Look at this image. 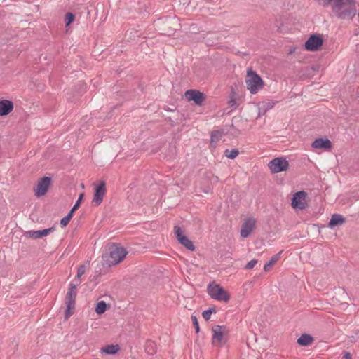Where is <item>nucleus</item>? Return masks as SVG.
<instances>
[{
    "mask_svg": "<svg viewBox=\"0 0 359 359\" xmlns=\"http://www.w3.org/2000/svg\"><path fill=\"white\" fill-rule=\"evenodd\" d=\"M332 9L339 19H352L356 13L354 0H334Z\"/></svg>",
    "mask_w": 359,
    "mask_h": 359,
    "instance_id": "1",
    "label": "nucleus"
},
{
    "mask_svg": "<svg viewBox=\"0 0 359 359\" xmlns=\"http://www.w3.org/2000/svg\"><path fill=\"white\" fill-rule=\"evenodd\" d=\"M77 285L74 283H70L65 297L66 310L65 313V319L67 320L74 313L76 306V299L77 297Z\"/></svg>",
    "mask_w": 359,
    "mask_h": 359,
    "instance_id": "2",
    "label": "nucleus"
},
{
    "mask_svg": "<svg viewBox=\"0 0 359 359\" xmlns=\"http://www.w3.org/2000/svg\"><path fill=\"white\" fill-rule=\"evenodd\" d=\"M245 83L251 94L257 93L264 86L261 76L251 69L248 70Z\"/></svg>",
    "mask_w": 359,
    "mask_h": 359,
    "instance_id": "3",
    "label": "nucleus"
},
{
    "mask_svg": "<svg viewBox=\"0 0 359 359\" xmlns=\"http://www.w3.org/2000/svg\"><path fill=\"white\" fill-rule=\"evenodd\" d=\"M207 292L212 299L217 301L227 302L230 299L229 293L219 284L214 281L208 285Z\"/></svg>",
    "mask_w": 359,
    "mask_h": 359,
    "instance_id": "4",
    "label": "nucleus"
},
{
    "mask_svg": "<svg viewBox=\"0 0 359 359\" xmlns=\"http://www.w3.org/2000/svg\"><path fill=\"white\" fill-rule=\"evenodd\" d=\"M109 250V254L107 260L110 266L116 265L121 262L128 254L124 248L116 243H114Z\"/></svg>",
    "mask_w": 359,
    "mask_h": 359,
    "instance_id": "5",
    "label": "nucleus"
},
{
    "mask_svg": "<svg viewBox=\"0 0 359 359\" xmlns=\"http://www.w3.org/2000/svg\"><path fill=\"white\" fill-rule=\"evenodd\" d=\"M307 193L304 191L296 192L292 198V206L295 210H303L308 206Z\"/></svg>",
    "mask_w": 359,
    "mask_h": 359,
    "instance_id": "6",
    "label": "nucleus"
},
{
    "mask_svg": "<svg viewBox=\"0 0 359 359\" xmlns=\"http://www.w3.org/2000/svg\"><path fill=\"white\" fill-rule=\"evenodd\" d=\"M106 194V183L104 181H100V183L95 187L92 205L96 207L99 206L102 203L103 198Z\"/></svg>",
    "mask_w": 359,
    "mask_h": 359,
    "instance_id": "7",
    "label": "nucleus"
},
{
    "mask_svg": "<svg viewBox=\"0 0 359 359\" xmlns=\"http://www.w3.org/2000/svg\"><path fill=\"white\" fill-rule=\"evenodd\" d=\"M268 165L272 173H278L286 170L289 163L285 158L278 157L272 159Z\"/></svg>",
    "mask_w": 359,
    "mask_h": 359,
    "instance_id": "8",
    "label": "nucleus"
},
{
    "mask_svg": "<svg viewBox=\"0 0 359 359\" xmlns=\"http://www.w3.org/2000/svg\"><path fill=\"white\" fill-rule=\"evenodd\" d=\"M174 232L178 242L181 245L191 251H194L195 250V246L193 244V242L183 233V230L180 226H175Z\"/></svg>",
    "mask_w": 359,
    "mask_h": 359,
    "instance_id": "9",
    "label": "nucleus"
},
{
    "mask_svg": "<svg viewBox=\"0 0 359 359\" xmlns=\"http://www.w3.org/2000/svg\"><path fill=\"white\" fill-rule=\"evenodd\" d=\"M323 43V39L319 34H312L305 42V49L309 51H316Z\"/></svg>",
    "mask_w": 359,
    "mask_h": 359,
    "instance_id": "10",
    "label": "nucleus"
},
{
    "mask_svg": "<svg viewBox=\"0 0 359 359\" xmlns=\"http://www.w3.org/2000/svg\"><path fill=\"white\" fill-rule=\"evenodd\" d=\"M186 98L189 101H193L198 106H203V102L205 100V95L195 89H190L185 92Z\"/></svg>",
    "mask_w": 359,
    "mask_h": 359,
    "instance_id": "11",
    "label": "nucleus"
},
{
    "mask_svg": "<svg viewBox=\"0 0 359 359\" xmlns=\"http://www.w3.org/2000/svg\"><path fill=\"white\" fill-rule=\"evenodd\" d=\"M51 184V178L50 177H43L34 187V193L37 197L44 196Z\"/></svg>",
    "mask_w": 359,
    "mask_h": 359,
    "instance_id": "12",
    "label": "nucleus"
},
{
    "mask_svg": "<svg viewBox=\"0 0 359 359\" xmlns=\"http://www.w3.org/2000/svg\"><path fill=\"white\" fill-rule=\"evenodd\" d=\"M255 220L252 217L248 218L241 226V236L243 238L248 237L255 228Z\"/></svg>",
    "mask_w": 359,
    "mask_h": 359,
    "instance_id": "13",
    "label": "nucleus"
},
{
    "mask_svg": "<svg viewBox=\"0 0 359 359\" xmlns=\"http://www.w3.org/2000/svg\"><path fill=\"white\" fill-rule=\"evenodd\" d=\"M223 326L221 325H215L212 328V344L216 346H220L222 344V341L223 339Z\"/></svg>",
    "mask_w": 359,
    "mask_h": 359,
    "instance_id": "14",
    "label": "nucleus"
},
{
    "mask_svg": "<svg viewBox=\"0 0 359 359\" xmlns=\"http://www.w3.org/2000/svg\"><path fill=\"white\" fill-rule=\"evenodd\" d=\"M311 146L314 149L329 150L332 148V142L327 138H317L313 142Z\"/></svg>",
    "mask_w": 359,
    "mask_h": 359,
    "instance_id": "15",
    "label": "nucleus"
},
{
    "mask_svg": "<svg viewBox=\"0 0 359 359\" xmlns=\"http://www.w3.org/2000/svg\"><path fill=\"white\" fill-rule=\"evenodd\" d=\"M13 102L8 100H0V116L9 114L13 109Z\"/></svg>",
    "mask_w": 359,
    "mask_h": 359,
    "instance_id": "16",
    "label": "nucleus"
},
{
    "mask_svg": "<svg viewBox=\"0 0 359 359\" xmlns=\"http://www.w3.org/2000/svg\"><path fill=\"white\" fill-rule=\"evenodd\" d=\"M228 105L233 109H236L240 105V100L236 93V89L231 86L229 95Z\"/></svg>",
    "mask_w": 359,
    "mask_h": 359,
    "instance_id": "17",
    "label": "nucleus"
},
{
    "mask_svg": "<svg viewBox=\"0 0 359 359\" xmlns=\"http://www.w3.org/2000/svg\"><path fill=\"white\" fill-rule=\"evenodd\" d=\"M55 230V228L50 227L48 229H44L42 230H37V231H28V234L29 237L34 238L35 239H38L44 236H48L50 233L53 232Z\"/></svg>",
    "mask_w": 359,
    "mask_h": 359,
    "instance_id": "18",
    "label": "nucleus"
},
{
    "mask_svg": "<svg viewBox=\"0 0 359 359\" xmlns=\"http://www.w3.org/2000/svg\"><path fill=\"white\" fill-rule=\"evenodd\" d=\"M346 222L345 217L340 214H333L328 223L330 228H334L335 226H341Z\"/></svg>",
    "mask_w": 359,
    "mask_h": 359,
    "instance_id": "19",
    "label": "nucleus"
},
{
    "mask_svg": "<svg viewBox=\"0 0 359 359\" xmlns=\"http://www.w3.org/2000/svg\"><path fill=\"white\" fill-rule=\"evenodd\" d=\"M313 341V337L309 334H303L297 339V344L302 346H307Z\"/></svg>",
    "mask_w": 359,
    "mask_h": 359,
    "instance_id": "20",
    "label": "nucleus"
},
{
    "mask_svg": "<svg viewBox=\"0 0 359 359\" xmlns=\"http://www.w3.org/2000/svg\"><path fill=\"white\" fill-rule=\"evenodd\" d=\"M120 350V346L118 344L107 345L105 347L102 348L101 351L102 353H105L108 355H114L118 353Z\"/></svg>",
    "mask_w": 359,
    "mask_h": 359,
    "instance_id": "21",
    "label": "nucleus"
},
{
    "mask_svg": "<svg viewBox=\"0 0 359 359\" xmlns=\"http://www.w3.org/2000/svg\"><path fill=\"white\" fill-rule=\"evenodd\" d=\"M281 253L282 251L273 255L271 259L264 264V270L265 271H269L271 266H273L276 262H277L280 259Z\"/></svg>",
    "mask_w": 359,
    "mask_h": 359,
    "instance_id": "22",
    "label": "nucleus"
},
{
    "mask_svg": "<svg viewBox=\"0 0 359 359\" xmlns=\"http://www.w3.org/2000/svg\"><path fill=\"white\" fill-rule=\"evenodd\" d=\"M144 349L147 354L154 355L156 353V346L155 342L151 340L147 341Z\"/></svg>",
    "mask_w": 359,
    "mask_h": 359,
    "instance_id": "23",
    "label": "nucleus"
},
{
    "mask_svg": "<svg viewBox=\"0 0 359 359\" xmlns=\"http://www.w3.org/2000/svg\"><path fill=\"white\" fill-rule=\"evenodd\" d=\"M85 271H86V266L84 265H80L78 267L77 274L74 280V281L75 282L74 283H76L77 285L81 284V277L82 275H83L85 273Z\"/></svg>",
    "mask_w": 359,
    "mask_h": 359,
    "instance_id": "24",
    "label": "nucleus"
},
{
    "mask_svg": "<svg viewBox=\"0 0 359 359\" xmlns=\"http://www.w3.org/2000/svg\"><path fill=\"white\" fill-rule=\"evenodd\" d=\"M107 309V304L104 301H100L97 302L95 307V312L97 314L104 313Z\"/></svg>",
    "mask_w": 359,
    "mask_h": 359,
    "instance_id": "25",
    "label": "nucleus"
},
{
    "mask_svg": "<svg viewBox=\"0 0 359 359\" xmlns=\"http://www.w3.org/2000/svg\"><path fill=\"white\" fill-rule=\"evenodd\" d=\"M74 213V211H73L72 210H70V211L68 212V214L65 217L61 219V220H60L61 226H66L69 224L71 219L72 218Z\"/></svg>",
    "mask_w": 359,
    "mask_h": 359,
    "instance_id": "26",
    "label": "nucleus"
},
{
    "mask_svg": "<svg viewBox=\"0 0 359 359\" xmlns=\"http://www.w3.org/2000/svg\"><path fill=\"white\" fill-rule=\"evenodd\" d=\"M225 156L230 159H234L239 154V151L236 149H226L224 151Z\"/></svg>",
    "mask_w": 359,
    "mask_h": 359,
    "instance_id": "27",
    "label": "nucleus"
},
{
    "mask_svg": "<svg viewBox=\"0 0 359 359\" xmlns=\"http://www.w3.org/2000/svg\"><path fill=\"white\" fill-rule=\"evenodd\" d=\"M216 312V309L214 307H212L203 311L202 313V316L205 320H208L210 318L211 314L215 313Z\"/></svg>",
    "mask_w": 359,
    "mask_h": 359,
    "instance_id": "28",
    "label": "nucleus"
},
{
    "mask_svg": "<svg viewBox=\"0 0 359 359\" xmlns=\"http://www.w3.org/2000/svg\"><path fill=\"white\" fill-rule=\"evenodd\" d=\"M75 19V15L73 13L68 12L65 15V25L66 27L69 26L71 23L74 22Z\"/></svg>",
    "mask_w": 359,
    "mask_h": 359,
    "instance_id": "29",
    "label": "nucleus"
},
{
    "mask_svg": "<svg viewBox=\"0 0 359 359\" xmlns=\"http://www.w3.org/2000/svg\"><path fill=\"white\" fill-rule=\"evenodd\" d=\"M191 320H192V323H193V325L195 328V331L196 333H198L199 331H200V327H199V324H198V318L196 316L194 315H191Z\"/></svg>",
    "mask_w": 359,
    "mask_h": 359,
    "instance_id": "30",
    "label": "nucleus"
},
{
    "mask_svg": "<svg viewBox=\"0 0 359 359\" xmlns=\"http://www.w3.org/2000/svg\"><path fill=\"white\" fill-rule=\"evenodd\" d=\"M83 197V194H81L79 196V198L77 199V201H76L75 204L74 205V206L72 208L71 210H72L73 211L75 212L79 208Z\"/></svg>",
    "mask_w": 359,
    "mask_h": 359,
    "instance_id": "31",
    "label": "nucleus"
},
{
    "mask_svg": "<svg viewBox=\"0 0 359 359\" xmlns=\"http://www.w3.org/2000/svg\"><path fill=\"white\" fill-rule=\"evenodd\" d=\"M257 263V260L252 259L249 262L247 263L245 268L248 270L252 269Z\"/></svg>",
    "mask_w": 359,
    "mask_h": 359,
    "instance_id": "32",
    "label": "nucleus"
},
{
    "mask_svg": "<svg viewBox=\"0 0 359 359\" xmlns=\"http://www.w3.org/2000/svg\"><path fill=\"white\" fill-rule=\"evenodd\" d=\"M275 104L276 103L274 102H268L264 103V110L268 111L269 109H271L272 108L274 107Z\"/></svg>",
    "mask_w": 359,
    "mask_h": 359,
    "instance_id": "33",
    "label": "nucleus"
},
{
    "mask_svg": "<svg viewBox=\"0 0 359 359\" xmlns=\"http://www.w3.org/2000/svg\"><path fill=\"white\" fill-rule=\"evenodd\" d=\"M320 5L323 6H329L334 0H316Z\"/></svg>",
    "mask_w": 359,
    "mask_h": 359,
    "instance_id": "34",
    "label": "nucleus"
},
{
    "mask_svg": "<svg viewBox=\"0 0 359 359\" xmlns=\"http://www.w3.org/2000/svg\"><path fill=\"white\" fill-rule=\"evenodd\" d=\"M220 134V132L218 130H215L211 133V142L215 140V138H217L218 135Z\"/></svg>",
    "mask_w": 359,
    "mask_h": 359,
    "instance_id": "35",
    "label": "nucleus"
},
{
    "mask_svg": "<svg viewBox=\"0 0 359 359\" xmlns=\"http://www.w3.org/2000/svg\"><path fill=\"white\" fill-rule=\"evenodd\" d=\"M342 359H352V355L349 352H345Z\"/></svg>",
    "mask_w": 359,
    "mask_h": 359,
    "instance_id": "36",
    "label": "nucleus"
}]
</instances>
